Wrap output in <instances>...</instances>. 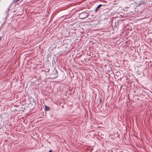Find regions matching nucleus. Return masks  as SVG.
<instances>
[{
  "label": "nucleus",
  "instance_id": "nucleus-1",
  "mask_svg": "<svg viewBox=\"0 0 152 152\" xmlns=\"http://www.w3.org/2000/svg\"><path fill=\"white\" fill-rule=\"evenodd\" d=\"M89 12L88 11L83 12L79 14V17L81 19L86 18L88 16Z\"/></svg>",
  "mask_w": 152,
  "mask_h": 152
},
{
  "label": "nucleus",
  "instance_id": "nucleus-2",
  "mask_svg": "<svg viewBox=\"0 0 152 152\" xmlns=\"http://www.w3.org/2000/svg\"><path fill=\"white\" fill-rule=\"evenodd\" d=\"M146 4H147L146 3V2L144 0L140 1L139 2H138L137 4L138 5V6H141L143 7H144V8L145 7V5Z\"/></svg>",
  "mask_w": 152,
  "mask_h": 152
},
{
  "label": "nucleus",
  "instance_id": "nucleus-3",
  "mask_svg": "<svg viewBox=\"0 0 152 152\" xmlns=\"http://www.w3.org/2000/svg\"><path fill=\"white\" fill-rule=\"evenodd\" d=\"M102 100L101 98H99V102L98 105V107H101L102 105Z\"/></svg>",
  "mask_w": 152,
  "mask_h": 152
},
{
  "label": "nucleus",
  "instance_id": "nucleus-4",
  "mask_svg": "<svg viewBox=\"0 0 152 152\" xmlns=\"http://www.w3.org/2000/svg\"><path fill=\"white\" fill-rule=\"evenodd\" d=\"M102 4H99V5H98L97 6V7L95 9V12H97V10H98L100 8V7L102 6Z\"/></svg>",
  "mask_w": 152,
  "mask_h": 152
},
{
  "label": "nucleus",
  "instance_id": "nucleus-5",
  "mask_svg": "<svg viewBox=\"0 0 152 152\" xmlns=\"http://www.w3.org/2000/svg\"><path fill=\"white\" fill-rule=\"evenodd\" d=\"M45 108L46 110L48 111L50 110V107L46 105H45Z\"/></svg>",
  "mask_w": 152,
  "mask_h": 152
},
{
  "label": "nucleus",
  "instance_id": "nucleus-6",
  "mask_svg": "<svg viewBox=\"0 0 152 152\" xmlns=\"http://www.w3.org/2000/svg\"><path fill=\"white\" fill-rule=\"evenodd\" d=\"M64 16H63L61 17V19H62L63 20H64Z\"/></svg>",
  "mask_w": 152,
  "mask_h": 152
},
{
  "label": "nucleus",
  "instance_id": "nucleus-7",
  "mask_svg": "<svg viewBox=\"0 0 152 152\" xmlns=\"http://www.w3.org/2000/svg\"><path fill=\"white\" fill-rule=\"evenodd\" d=\"M19 0H15V1H14V2H18V1H19Z\"/></svg>",
  "mask_w": 152,
  "mask_h": 152
},
{
  "label": "nucleus",
  "instance_id": "nucleus-8",
  "mask_svg": "<svg viewBox=\"0 0 152 152\" xmlns=\"http://www.w3.org/2000/svg\"><path fill=\"white\" fill-rule=\"evenodd\" d=\"M52 152V150L51 149L49 151V152Z\"/></svg>",
  "mask_w": 152,
  "mask_h": 152
},
{
  "label": "nucleus",
  "instance_id": "nucleus-9",
  "mask_svg": "<svg viewBox=\"0 0 152 152\" xmlns=\"http://www.w3.org/2000/svg\"><path fill=\"white\" fill-rule=\"evenodd\" d=\"M1 38H2V37H0V41H1Z\"/></svg>",
  "mask_w": 152,
  "mask_h": 152
}]
</instances>
